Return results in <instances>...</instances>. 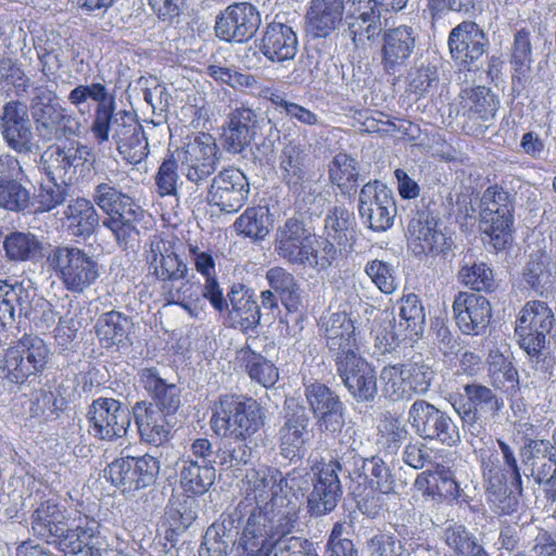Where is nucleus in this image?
Listing matches in <instances>:
<instances>
[{"label": "nucleus", "mask_w": 556, "mask_h": 556, "mask_svg": "<svg viewBox=\"0 0 556 556\" xmlns=\"http://www.w3.org/2000/svg\"><path fill=\"white\" fill-rule=\"evenodd\" d=\"M502 454L493 447H475L489 500L496 506L501 516L516 511L523 483L521 469L513 447L497 439Z\"/></svg>", "instance_id": "f257e3e1"}, {"label": "nucleus", "mask_w": 556, "mask_h": 556, "mask_svg": "<svg viewBox=\"0 0 556 556\" xmlns=\"http://www.w3.org/2000/svg\"><path fill=\"white\" fill-rule=\"evenodd\" d=\"M237 515L240 519L248 517L237 545L239 556H270L277 542L292 532L299 518L298 508L290 501L283 508L254 506Z\"/></svg>", "instance_id": "f03ea898"}, {"label": "nucleus", "mask_w": 556, "mask_h": 556, "mask_svg": "<svg viewBox=\"0 0 556 556\" xmlns=\"http://www.w3.org/2000/svg\"><path fill=\"white\" fill-rule=\"evenodd\" d=\"M265 408L248 395L225 393L211 406L210 426L213 433L233 442H247L265 425Z\"/></svg>", "instance_id": "7ed1b4c3"}, {"label": "nucleus", "mask_w": 556, "mask_h": 556, "mask_svg": "<svg viewBox=\"0 0 556 556\" xmlns=\"http://www.w3.org/2000/svg\"><path fill=\"white\" fill-rule=\"evenodd\" d=\"M274 248L287 263L318 270L327 269L338 256L333 242L317 237L294 217L277 229Z\"/></svg>", "instance_id": "20e7f679"}, {"label": "nucleus", "mask_w": 556, "mask_h": 556, "mask_svg": "<svg viewBox=\"0 0 556 556\" xmlns=\"http://www.w3.org/2000/svg\"><path fill=\"white\" fill-rule=\"evenodd\" d=\"M143 260L148 271L162 282L161 300L165 305H181L192 299L187 295L191 285L186 281L179 288L174 282L185 280L188 276L187 262L176 252V243L164 233H154L144 244Z\"/></svg>", "instance_id": "39448f33"}, {"label": "nucleus", "mask_w": 556, "mask_h": 556, "mask_svg": "<svg viewBox=\"0 0 556 556\" xmlns=\"http://www.w3.org/2000/svg\"><path fill=\"white\" fill-rule=\"evenodd\" d=\"M50 359L48 343L36 333H24L4 349L0 370L10 383L23 386L40 378Z\"/></svg>", "instance_id": "423d86ee"}, {"label": "nucleus", "mask_w": 556, "mask_h": 556, "mask_svg": "<svg viewBox=\"0 0 556 556\" xmlns=\"http://www.w3.org/2000/svg\"><path fill=\"white\" fill-rule=\"evenodd\" d=\"M48 269L63 287L73 293H83L100 277L98 262L84 249L75 245H55L46 256Z\"/></svg>", "instance_id": "0eeeda50"}, {"label": "nucleus", "mask_w": 556, "mask_h": 556, "mask_svg": "<svg viewBox=\"0 0 556 556\" xmlns=\"http://www.w3.org/2000/svg\"><path fill=\"white\" fill-rule=\"evenodd\" d=\"M484 232L496 251L504 250L513 239L515 197L502 185L485 188L480 202Z\"/></svg>", "instance_id": "6e6552de"}, {"label": "nucleus", "mask_w": 556, "mask_h": 556, "mask_svg": "<svg viewBox=\"0 0 556 556\" xmlns=\"http://www.w3.org/2000/svg\"><path fill=\"white\" fill-rule=\"evenodd\" d=\"M161 470L157 457L146 453L140 456H122L104 469L105 479L122 494H131L154 485Z\"/></svg>", "instance_id": "1a4fd4ad"}, {"label": "nucleus", "mask_w": 556, "mask_h": 556, "mask_svg": "<svg viewBox=\"0 0 556 556\" xmlns=\"http://www.w3.org/2000/svg\"><path fill=\"white\" fill-rule=\"evenodd\" d=\"M458 97L463 131L468 136L484 135L501 108L500 97L484 85L463 88Z\"/></svg>", "instance_id": "9d476101"}, {"label": "nucleus", "mask_w": 556, "mask_h": 556, "mask_svg": "<svg viewBox=\"0 0 556 556\" xmlns=\"http://www.w3.org/2000/svg\"><path fill=\"white\" fill-rule=\"evenodd\" d=\"M243 498L236 507V514H244L250 507L279 508L282 503L283 476L273 466L262 465L251 468L242 479Z\"/></svg>", "instance_id": "9b49d317"}, {"label": "nucleus", "mask_w": 556, "mask_h": 556, "mask_svg": "<svg viewBox=\"0 0 556 556\" xmlns=\"http://www.w3.org/2000/svg\"><path fill=\"white\" fill-rule=\"evenodd\" d=\"M554 324L555 316L547 303L540 300L528 301L520 309L515 327L520 348L530 356H539Z\"/></svg>", "instance_id": "f8f14e48"}, {"label": "nucleus", "mask_w": 556, "mask_h": 556, "mask_svg": "<svg viewBox=\"0 0 556 556\" xmlns=\"http://www.w3.org/2000/svg\"><path fill=\"white\" fill-rule=\"evenodd\" d=\"M382 390L392 401L410 400L426 393L431 384L432 371L420 363L387 365L380 372Z\"/></svg>", "instance_id": "ddd939ff"}, {"label": "nucleus", "mask_w": 556, "mask_h": 556, "mask_svg": "<svg viewBox=\"0 0 556 556\" xmlns=\"http://www.w3.org/2000/svg\"><path fill=\"white\" fill-rule=\"evenodd\" d=\"M408 420L415 432L425 440L439 441L450 447L460 442L458 427L447 413L425 400H417L412 404Z\"/></svg>", "instance_id": "4468645a"}, {"label": "nucleus", "mask_w": 556, "mask_h": 556, "mask_svg": "<svg viewBox=\"0 0 556 556\" xmlns=\"http://www.w3.org/2000/svg\"><path fill=\"white\" fill-rule=\"evenodd\" d=\"M262 24L260 10L250 2H233L215 17V36L226 42L247 43Z\"/></svg>", "instance_id": "2eb2a0df"}, {"label": "nucleus", "mask_w": 556, "mask_h": 556, "mask_svg": "<svg viewBox=\"0 0 556 556\" xmlns=\"http://www.w3.org/2000/svg\"><path fill=\"white\" fill-rule=\"evenodd\" d=\"M88 432L101 441H115L124 437L130 426V413L118 400L98 397L87 412Z\"/></svg>", "instance_id": "dca6fc26"}, {"label": "nucleus", "mask_w": 556, "mask_h": 556, "mask_svg": "<svg viewBox=\"0 0 556 556\" xmlns=\"http://www.w3.org/2000/svg\"><path fill=\"white\" fill-rule=\"evenodd\" d=\"M358 212L374 231L390 229L397 213L392 190L378 179L369 180L361 189Z\"/></svg>", "instance_id": "f3484780"}, {"label": "nucleus", "mask_w": 556, "mask_h": 556, "mask_svg": "<svg viewBox=\"0 0 556 556\" xmlns=\"http://www.w3.org/2000/svg\"><path fill=\"white\" fill-rule=\"evenodd\" d=\"M250 182L245 174L233 166L225 167L212 179L206 200L220 212L233 214L248 202Z\"/></svg>", "instance_id": "a211bd4d"}, {"label": "nucleus", "mask_w": 556, "mask_h": 556, "mask_svg": "<svg viewBox=\"0 0 556 556\" xmlns=\"http://www.w3.org/2000/svg\"><path fill=\"white\" fill-rule=\"evenodd\" d=\"M304 395L318 429L325 433H340L345 424V406L340 396L319 381L305 384Z\"/></svg>", "instance_id": "6ab92c4d"}, {"label": "nucleus", "mask_w": 556, "mask_h": 556, "mask_svg": "<svg viewBox=\"0 0 556 556\" xmlns=\"http://www.w3.org/2000/svg\"><path fill=\"white\" fill-rule=\"evenodd\" d=\"M448 401L463 425L468 426L476 425L482 418L494 417L503 406L490 388L479 383L464 386V393L451 394Z\"/></svg>", "instance_id": "aec40b11"}, {"label": "nucleus", "mask_w": 556, "mask_h": 556, "mask_svg": "<svg viewBox=\"0 0 556 556\" xmlns=\"http://www.w3.org/2000/svg\"><path fill=\"white\" fill-rule=\"evenodd\" d=\"M312 470L315 479L307 497V508L312 515L323 516L332 511L341 497L342 486L338 473L342 466L338 459L332 458L328 463H316Z\"/></svg>", "instance_id": "412c9836"}, {"label": "nucleus", "mask_w": 556, "mask_h": 556, "mask_svg": "<svg viewBox=\"0 0 556 556\" xmlns=\"http://www.w3.org/2000/svg\"><path fill=\"white\" fill-rule=\"evenodd\" d=\"M417 46V34L413 27L400 25L383 31L380 48V64L388 75H395L406 67Z\"/></svg>", "instance_id": "4be33fe9"}, {"label": "nucleus", "mask_w": 556, "mask_h": 556, "mask_svg": "<svg viewBox=\"0 0 556 556\" xmlns=\"http://www.w3.org/2000/svg\"><path fill=\"white\" fill-rule=\"evenodd\" d=\"M452 308L458 329L466 336H480L490 326L492 306L481 294L459 291L454 298Z\"/></svg>", "instance_id": "5701e85b"}, {"label": "nucleus", "mask_w": 556, "mask_h": 556, "mask_svg": "<svg viewBox=\"0 0 556 556\" xmlns=\"http://www.w3.org/2000/svg\"><path fill=\"white\" fill-rule=\"evenodd\" d=\"M337 371L350 393L358 401H372L377 395L375 367L357 354L334 358Z\"/></svg>", "instance_id": "b1692460"}, {"label": "nucleus", "mask_w": 556, "mask_h": 556, "mask_svg": "<svg viewBox=\"0 0 556 556\" xmlns=\"http://www.w3.org/2000/svg\"><path fill=\"white\" fill-rule=\"evenodd\" d=\"M353 481V493L358 498V505L394 491V479L390 469L378 456L361 459L359 466L356 463Z\"/></svg>", "instance_id": "393cba45"}, {"label": "nucleus", "mask_w": 556, "mask_h": 556, "mask_svg": "<svg viewBox=\"0 0 556 556\" xmlns=\"http://www.w3.org/2000/svg\"><path fill=\"white\" fill-rule=\"evenodd\" d=\"M218 147L215 138L201 131L184 148L182 164L189 181L200 184L214 174L218 164Z\"/></svg>", "instance_id": "a878e982"}, {"label": "nucleus", "mask_w": 556, "mask_h": 556, "mask_svg": "<svg viewBox=\"0 0 556 556\" xmlns=\"http://www.w3.org/2000/svg\"><path fill=\"white\" fill-rule=\"evenodd\" d=\"M93 202L108 215L103 222L105 227H116L121 218L140 222L143 217V210L135 198L106 182L94 188Z\"/></svg>", "instance_id": "bb28decb"}, {"label": "nucleus", "mask_w": 556, "mask_h": 556, "mask_svg": "<svg viewBox=\"0 0 556 556\" xmlns=\"http://www.w3.org/2000/svg\"><path fill=\"white\" fill-rule=\"evenodd\" d=\"M90 155L87 147L71 143L68 147L50 146L42 154V166L47 176L53 181L71 184L77 168L84 166Z\"/></svg>", "instance_id": "cd10ccee"}, {"label": "nucleus", "mask_w": 556, "mask_h": 556, "mask_svg": "<svg viewBox=\"0 0 556 556\" xmlns=\"http://www.w3.org/2000/svg\"><path fill=\"white\" fill-rule=\"evenodd\" d=\"M447 43L455 63L469 70L483 55L486 38L477 23L464 21L452 28Z\"/></svg>", "instance_id": "c85d7f7f"}, {"label": "nucleus", "mask_w": 556, "mask_h": 556, "mask_svg": "<svg viewBox=\"0 0 556 556\" xmlns=\"http://www.w3.org/2000/svg\"><path fill=\"white\" fill-rule=\"evenodd\" d=\"M408 244L415 255L438 254L444 251L445 235L430 211L420 210L408 223Z\"/></svg>", "instance_id": "c756f323"}, {"label": "nucleus", "mask_w": 556, "mask_h": 556, "mask_svg": "<svg viewBox=\"0 0 556 556\" xmlns=\"http://www.w3.org/2000/svg\"><path fill=\"white\" fill-rule=\"evenodd\" d=\"M326 345L336 357L359 353V334L350 313L336 312L323 324Z\"/></svg>", "instance_id": "7c9ffc66"}, {"label": "nucleus", "mask_w": 556, "mask_h": 556, "mask_svg": "<svg viewBox=\"0 0 556 556\" xmlns=\"http://www.w3.org/2000/svg\"><path fill=\"white\" fill-rule=\"evenodd\" d=\"M381 13L374 0H352L348 15V31L355 46H366L381 31Z\"/></svg>", "instance_id": "2f4dec72"}, {"label": "nucleus", "mask_w": 556, "mask_h": 556, "mask_svg": "<svg viewBox=\"0 0 556 556\" xmlns=\"http://www.w3.org/2000/svg\"><path fill=\"white\" fill-rule=\"evenodd\" d=\"M132 413L142 441L154 446H161L169 441L172 426L167 417L170 414L160 410L147 401L137 402Z\"/></svg>", "instance_id": "473e14b6"}, {"label": "nucleus", "mask_w": 556, "mask_h": 556, "mask_svg": "<svg viewBox=\"0 0 556 556\" xmlns=\"http://www.w3.org/2000/svg\"><path fill=\"white\" fill-rule=\"evenodd\" d=\"M344 0H311L306 10L305 24L314 38H327L342 23Z\"/></svg>", "instance_id": "72a5a7b5"}, {"label": "nucleus", "mask_w": 556, "mask_h": 556, "mask_svg": "<svg viewBox=\"0 0 556 556\" xmlns=\"http://www.w3.org/2000/svg\"><path fill=\"white\" fill-rule=\"evenodd\" d=\"M1 132L7 144L14 151L18 153L30 151L31 126L18 101H10L4 104L1 116Z\"/></svg>", "instance_id": "f704fd0d"}, {"label": "nucleus", "mask_w": 556, "mask_h": 556, "mask_svg": "<svg viewBox=\"0 0 556 556\" xmlns=\"http://www.w3.org/2000/svg\"><path fill=\"white\" fill-rule=\"evenodd\" d=\"M298 45V36L293 28L274 21L265 27L260 49L269 61L283 62L294 59Z\"/></svg>", "instance_id": "c9c22d12"}, {"label": "nucleus", "mask_w": 556, "mask_h": 556, "mask_svg": "<svg viewBox=\"0 0 556 556\" xmlns=\"http://www.w3.org/2000/svg\"><path fill=\"white\" fill-rule=\"evenodd\" d=\"M415 488L425 497L439 502H454L460 495V488L454 478L453 471L440 464H437L434 470H426L419 473L415 480Z\"/></svg>", "instance_id": "e433bc0d"}, {"label": "nucleus", "mask_w": 556, "mask_h": 556, "mask_svg": "<svg viewBox=\"0 0 556 556\" xmlns=\"http://www.w3.org/2000/svg\"><path fill=\"white\" fill-rule=\"evenodd\" d=\"M31 530L36 538L47 543L61 540L66 532L65 511L54 500H46L30 516Z\"/></svg>", "instance_id": "4c0bfd02"}, {"label": "nucleus", "mask_w": 556, "mask_h": 556, "mask_svg": "<svg viewBox=\"0 0 556 556\" xmlns=\"http://www.w3.org/2000/svg\"><path fill=\"white\" fill-rule=\"evenodd\" d=\"M532 62L530 31L526 28H521L514 35L509 53L511 91L514 94L520 96L526 89L532 72Z\"/></svg>", "instance_id": "58836bf2"}, {"label": "nucleus", "mask_w": 556, "mask_h": 556, "mask_svg": "<svg viewBox=\"0 0 556 556\" xmlns=\"http://www.w3.org/2000/svg\"><path fill=\"white\" fill-rule=\"evenodd\" d=\"M257 115L251 108L240 106L233 109L229 116L227 128L224 132V142L228 151L242 152L251 142Z\"/></svg>", "instance_id": "ea45409f"}, {"label": "nucleus", "mask_w": 556, "mask_h": 556, "mask_svg": "<svg viewBox=\"0 0 556 556\" xmlns=\"http://www.w3.org/2000/svg\"><path fill=\"white\" fill-rule=\"evenodd\" d=\"M266 280L271 290L278 295L281 304L288 314H296L299 317L295 321L302 319L303 316V298L300 285L294 276L281 266H274L266 273Z\"/></svg>", "instance_id": "a19ab883"}, {"label": "nucleus", "mask_w": 556, "mask_h": 556, "mask_svg": "<svg viewBox=\"0 0 556 556\" xmlns=\"http://www.w3.org/2000/svg\"><path fill=\"white\" fill-rule=\"evenodd\" d=\"M236 361L252 382L265 389L273 388L279 380L278 367L250 345H244L237 351Z\"/></svg>", "instance_id": "79ce46f5"}, {"label": "nucleus", "mask_w": 556, "mask_h": 556, "mask_svg": "<svg viewBox=\"0 0 556 556\" xmlns=\"http://www.w3.org/2000/svg\"><path fill=\"white\" fill-rule=\"evenodd\" d=\"M99 214L93 203L85 198H76L68 202L63 212V226L67 232L78 238H89L99 226Z\"/></svg>", "instance_id": "37998d69"}, {"label": "nucleus", "mask_w": 556, "mask_h": 556, "mask_svg": "<svg viewBox=\"0 0 556 556\" xmlns=\"http://www.w3.org/2000/svg\"><path fill=\"white\" fill-rule=\"evenodd\" d=\"M140 383L152 397L160 410L174 415L180 405L179 389L174 383H167L157 375L155 368H144L139 375Z\"/></svg>", "instance_id": "c03bdc74"}, {"label": "nucleus", "mask_w": 556, "mask_h": 556, "mask_svg": "<svg viewBox=\"0 0 556 556\" xmlns=\"http://www.w3.org/2000/svg\"><path fill=\"white\" fill-rule=\"evenodd\" d=\"M130 318L122 312L112 309L101 314L94 324V333L103 349L125 345L130 330Z\"/></svg>", "instance_id": "a18cd8bd"}, {"label": "nucleus", "mask_w": 556, "mask_h": 556, "mask_svg": "<svg viewBox=\"0 0 556 556\" xmlns=\"http://www.w3.org/2000/svg\"><path fill=\"white\" fill-rule=\"evenodd\" d=\"M274 227V217L267 205L247 207L235 220L232 228L242 238L264 240Z\"/></svg>", "instance_id": "49530a36"}, {"label": "nucleus", "mask_w": 556, "mask_h": 556, "mask_svg": "<svg viewBox=\"0 0 556 556\" xmlns=\"http://www.w3.org/2000/svg\"><path fill=\"white\" fill-rule=\"evenodd\" d=\"M216 470L213 464H199L198 460L184 459L179 471V484L188 497L204 495L214 484Z\"/></svg>", "instance_id": "de8ad7c7"}, {"label": "nucleus", "mask_w": 556, "mask_h": 556, "mask_svg": "<svg viewBox=\"0 0 556 556\" xmlns=\"http://www.w3.org/2000/svg\"><path fill=\"white\" fill-rule=\"evenodd\" d=\"M4 256L13 263L36 262L43 256V243L30 231L14 230L2 242Z\"/></svg>", "instance_id": "09e8293b"}, {"label": "nucleus", "mask_w": 556, "mask_h": 556, "mask_svg": "<svg viewBox=\"0 0 556 556\" xmlns=\"http://www.w3.org/2000/svg\"><path fill=\"white\" fill-rule=\"evenodd\" d=\"M399 318V334L403 340L416 342L422 336L426 324L424 305L417 294L401 298Z\"/></svg>", "instance_id": "8fccbe9b"}, {"label": "nucleus", "mask_w": 556, "mask_h": 556, "mask_svg": "<svg viewBox=\"0 0 556 556\" xmlns=\"http://www.w3.org/2000/svg\"><path fill=\"white\" fill-rule=\"evenodd\" d=\"M307 432V419L303 415L292 414L286 418L279 430L280 454L288 459L302 457Z\"/></svg>", "instance_id": "3c124183"}, {"label": "nucleus", "mask_w": 556, "mask_h": 556, "mask_svg": "<svg viewBox=\"0 0 556 556\" xmlns=\"http://www.w3.org/2000/svg\"><path fill=\"white\" fill-rule=\"evenodd\" d=\"M119 154L129 164L137 165L147 159L149 144L141 125H124L116 135Z\"/></svg>", "instance_id": "603ef678"}, {"label": "nucleus", "mask_w": 556, "mask_h": 556, "mask_svg": "<svg viewBox=\"0 0 556 556\" xmlns=\"http://www.w3.org/2000/svg\"><path fill=\"white\" fill-rule=\"evenodd\" d=\"M444 543L455 556H490L477 535L462 523L444 529Z\"/></svg>", "instance_id": "864d4df0"}, {"label": "nucleus", "mask_w": 556, "mask_h": 556, "mask_svg": "<svg viewBox=\"0 0 556 556\" xmlns=\"http://www.w3.org/2000/svg\"><path fill=\"white\" fill-rule=\"evenodd\" d=\"M257 96L269 101L277 112L285 114L290 119H295L307 126L318 124V116L314 112L295 102L286 100L285 96L273 87H262Z\"/></svg>", "instance_id": "5fc2aeb1"}, {"label": "nucleus", "mask_w": 556, "mask_h": 556, "mask_svg": "<svg viewBox=\"0 0 556 556\" xmlns=\"http://www.w3.org/2000/svg\"><path fill=\"white\" fill-rule=\"evenodd\" d=\"M306 153L304 146L287 143L280 154V169L288 186H301L305 177Z\"/></svg>", "instance_id": "6e6d98bb"}, {"label": "nucleus", "mask_w": 556, "mask_h": 556, "mask_svg": "<svg viewBox=\"0 0 556 556\" xmlns=\"http://www.w3.org/2000/svg\"><path fill=\"white\" fill-rule=\"evenodd\" d=\"M329 180L337 186L343 194L355 192L358 186V172L356 162L346 153L333 156L328 168Z\"/></svg>", "instance_id": "4d7b16f0"}, {"label": "nucleus", "mask_w": 556, "mask_h": 556, "mask_svg": "<svg viewBox=\"0 0 556 556\" xmlns=\"http://www.w3.org/2000/svg\"><path fill=\"white\" fill-rule=\"evenodd\" d=\"M459 282L475 292L493 293L497 289L493 269L484 262L464 265L458 271Z\"/></svg>", "instance_id": "13d9d810"}, {"label": "nucleus", "mask_w": 556, "mask_h": 556, "mask_svg": "<svg viewBox=\"0 0 556 556\" xmlns=\"http://www.w3.org/2000/svg\"><path fill=\"white\" fill-rule=\"evenodd\" d=\"M36 104H41L37 121L42 126L55 130H60L66 127L71 121V116L67 114L65 108H63L53 91L48 89L42 90L35 98Z\"/></svg>", "instance_id": "bf43d9fd"}, {"label": "nucleus", "mask_w": 556, "mask_h": 556, "mask_svg": "<svg viewBox=\"0 0 556 556\" xmlns=\"http://www.w3.org/2000/svg\"><path fill=\"white\" fill-rule=\"evenodd\" d=\"M325 228L338 245H346L355 232L354 214L343 206H334L326 216Z\"/></svg>", "instance_id": "052dcab7"}, {"label": "nucleus", "mask_w": 556, "mask_h": 556, "mask_svg": "<svg viewBox=\"0 0 556 556\" xmlns=\"http://www.w3.org/2000/svg\"><path fill=\"white\" fill-rule=\"evenodd\" d=\"M23 179L0 176V207L12 211H25L30 203V192L22 185Z\"/></svg>", "instance_id": "680f3d73"}, {"label": "nucleus", "mask_w": 556, "mask_h": 556, "mask_svg": "<svg viewBox=\"0 0 556 556\" xmlns=\"http://www.w3.org/2000/svg\"><path fill=\"white\" fill-rule=\"evenodd\" d=\"M406 437L407 430L400 418L392 415H386L380 419L377 432V443L386 453H395Z\"/></svg>", "instance_id": "e2e57ef3"}, {"label": "nucleus", "mask_w": 556, "mask_h": 556, "mask_svg": "<svg viewBox=\"0 0 556 556\" xmlns=\"http://www.w3.org/2000/svg\"><path fill=\"white\" fill-rule=\"evenodd\" d=\"M179 164L173 152H168L154 176L156 193L161 198L178 194Z\"/></svg>", "instance_id": "0e129e2a"}, {"label": "nucleus", "mask_w": 556, "mask_h": 556, "mask_svg": "<svg viewBox=\"0 0 556 556\" xmlns=\"http://www.w3.org/2000/svg\"><path fill=\"white\" fill-rule=\"evenodd\" d=\"M25 292L22 285L11 282L8 279H0V324L11 323L15 319V309H23L22 293Z\"/></svg>", "instance_id": "69168bd1"}, {"label": "nucleus", "mask_w": 556, "mask_h": 556, "mask_svg": "<svg viewBox=\"0 0 556 556\" xmlns=\"http://www.w3.org/2000/svg\"><path fill=\"white\" fill-rule=\"evenodd\" d=\"M232 318L244 329L258 325L261 319L260 307L251 296L242 294L240 299L230 298Z\"/></svg>", "instance_id": "338daca9"}, {"label": "nucleus", "mask_w": 556, "mask_h": 556, "mask_svg": "<svg viewBox=\"0 0 556 556\" xmlns=\"http://www.w3.org/2000/svg\"><path fill=\"white\" fill-rule=\"evenodd\" d=\"M368 547L371 556H409L403 542L392 533L375 534Z\"/></svg>", "instance_id": "774afa93"}]
</instances>
